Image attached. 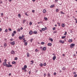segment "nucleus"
<instances>
[{
	"mask_svg": "<svg viewBox=\"0 0 77 77\" xmlns=\"http://www.w3.org/2000/svg\"><path fill=\"white\" fill-rule=\"evenodd\" d=\"M29 34L30 35H32L33 34V31H32V30L30 31L29 32Z\"/></svg>",
	"mask_w": 77,
	"mask_h": 77,
	"instance_id": "f257e3e1",
	"label": "nucleus"
},
{
	"mask_svg": "<svg viewBox=\"0 0 77 77\" xmlns=\"http://www.w3.org/2000/svg\"><path fill=\"white\" fill-rule=\"evenodd\" d=\"M11 44L12 45H15V41L11 42Z\"/></svg>",
	"mask_w": 77,
	"mask_h": 77,
	"instance_id": "f03ea898",
	"label": "nucleus"
},
{
	"mask_svg": "<svg viewBox=\"0 0 77 77\" xmlns=\"http://www.w3.org/2000/svg\"><path fill=\"white\" fill-rule=\"evenodd\" d=\"M7 65L8 64H7V63L6 62H4L3 63V66H6V67H7Z\"/></svg>",
	"mask_w": 77,
	"mask_h": 77,
	"instance_id": "7ed1b4c3",
	"label": "nucleus"
},
{
	"mask_svg": "<svg viewBox=\"0 0 77 77\" xmlns=\"http://www.w3.org/2000/svg\"><path fill=\"white\" fill-rule=\"evenodd\" d=\"M11 53L12 54H15V51H14L12 50V51H11Z\"/></svg>",
	"mask_w": 77,
	"mask_h": 77,
	"instance_id": "20e7f679",
	"label": "nucleus"
},
{
	"mask_svg": "<svg viewBox=\"0 0 77 77\" xmlns=\"http://www.w3.org/2000/svg\"><path fill=\"white\" fill-rule=\"evenodd\" d=\"M11 66H12L11 64H9V65L8 64H7V67H8V68H9V67H11Z\"/></svg>",
	"mask_w": 77,
	"mask_h": 77,
	"instance_id": "39448f33",
	"label": "nucleus"
},
{
	"mask_svg": "<svg viewBox=\"0 0 77 77\" xmlns=\"http://www.w3.org/2000/svg\"><path fill=\"white\" fill-rule=\"evenodd\" d=\"M61 26L63 27H65V24L64 23H63L61 25Z\"/></svg>",
	"mask_w": 77,
	"mask_h": 77,
	"instance_id": "423d86ee",
	"label": "nucleus"
},
{
	"mask_svg": "<svg viewBox=\"0 0 77 77\" xmlns=\"http://www.w3.org/2000/svg\"><path fill=\"white\" fill-rule=\"evenodd\" d=\"M75 45V44H72L70 45L71 47H74Z\"/></svg>",
	"mask_w": 77,
	"mask_h": 77,
	"instance_id": "0eeeda50",
	"label": "nucleus"
},
{
	"mask_svg": "<svg viewBox=\"0 0 77 77\" xmlns=\"http://www.w3.org/2000/svg\"><path fill=\"white\" fill-rule=\"evenodd\" d=\"M69 42H72V39H69L68 40Z\"/></svg>",
	"mask_w": 77,
	"mask_h": 77,
	"instance_id": "6e6552de",
	"label": "nucleus"
},
{
	"mask_svg": "<svg viewBox=\"0 0 77 77\" xmlns=\"http://www.w3.org/2000/svg\"><path fill=\"white\" fill-rule=\"evenodd\" d=\"M48 46H51V45H52V44L51 43H48Z\"/></svg>",
	"mask_w": 77,
	"mask_h": 77,
	"instance_id": "1a4fd4ad",
	"label": "nucleus"
},
{
	"mask_svg": "<svg viewBox=\"0 0 77 77\" xmlns=\"http://www.w3.org/2000/svg\"><path fill=\"white\" fill-rule=\"evenodd\" d=\"M33 33L34 34H37V33H38V32H37V31H34Z\"/></svg>",
	"mask_w": 77,
	"mask_h": 77,
	"instance_id": "9d476101",
	"label": "nucleus"
},
{
	"mask_svg": "<svg viewBox=\"0 0 77 77\" xmlns=\"http://www.w3.org/2000/svg\"><path fill=\"white\" fill-rule=\"evenodd\" d=\"M42 50L44 51L46 50V47H44L43 48Z\"/></svg>",
	"mask_w": 77,
	"mask_h": 77,
	"instance_id": "9b49d317",
	"label": "nucleus"
},
{
	"mask_svg": "<svg viewBox=\"0 0 77 77\" xmlns=\"http://www.w3.org/2000/svg\"><path fill=\"white\" fill-rule=\"evenodd\" d=\"M4 47L5 48H6V47H7V44H6V43H5L4 45Z\"/></svg>",
	"mask_w": 77,
	"mask_h": 77,
	"instance_id": "f8f14e48",
	"label": "nucleus"
},
{
	"mask_svg": "<svg viewBox=\"0 0 77 77\" xmlns=\"http://www.w3.org/2000/svg\"><path fill=\"white\" fill-rule=\"evenodd\" d=\"M56 56H54L53 57V59L54 60L55 59H56Z\"/></svg>",
	"mask_w": 77,
	"mask_h": 77,
	"instance_id": "ddd939ff",
	"label": "nucleus"
},
{
	"mask_svg": "<svg viewBox=\"0 0 77 77\" xmlns=\"http://www.w3.org/2000/svg\"><path fill=\"white\" fill-rule=\"evenodd\" d=\"M62 69H63V71H65V70L66 69V68H65V67H63L62 68Z\"/></svg>",
	"mask_w": 77,
	"mask_h": 77,
	"instance_id": "4468645a",
	"label": "nucleus"
},
{
	"mask_svg": "<svg viewBox=\"0 0 77 77\" xmlns=\"http://www.w3.org/2000/svg\"><path fill=\"white\" fill-rule=\"evenodd\" d=\"M43 65V64H42V63H40V64H39V66H42Z\"/></svg>",
	"mask_w": 77,
	"mask_h": 77,
	"instance_id": "2eb2a0df",
	"label": "nucleus"
},
{
	"mask_svg": "<svg viewBox=\"0 0 77 77\" xmlns=\"http://www.w3.org/2000/svg\"><path fill=\"white\" fill-rule=\"evenodd\" d=\"M26 20H23V24H24L26 23Z\"/></svg>",
	"mask_w": 77,
	"mask_h": 77,
	"instance_id": "dca6fc26",
	"label": "nucleus"
},
{
	"mask_svg": "<svg viewBox=\"0 0 77 77\" xmlns=\"http://www.w3.org/2000/svg\"><path fill=\"white\" fill-rule=\"evenodd\" d=\"M50 73H49V72L48 73V77H50Z\"/></svg>",
	"mask_w": 77,
	"mask_h": 77,
	"instance_id": "f3484780",
	"label": "nucleus"
},
{
	"mask_svg": "<svg viewBox=\"0 0 77 77\" xmlns=\"http://www.w3.org/2000/svg\"><path fill=\"white\" fill-rule=\"evenodd\" d=\"M43 13H46V10L44 9V10H43Z\"/></svg>",
	"mask_w": 77,
	"mask_h": 77,
	"instance_id": "a211bd4d",
	"label": "nucleus"
},
{
	"mask_svg": "<svg viewBox=\"0 0 77 77\" xmlns=\"http://www.w3.org/2000/svg\"><path fill=\"white\" fill-rule=\"evenodd\" d=\"M26 55H27V56L28 57H29V53H27V54H26Z\"/></svg>",
	"mask_w": 77,
	"mask_h": 77,
	"instance_id": "6ab92c4d",
	"label": "nucleus"
},
{
	"mask_svg": "<svg viewBox=\"0 0 77 77\" xmlns=\"http://www.w3.org/2000/svg\"><path fill=\"white\" fill-rule=\"evenodd\" d=\"M44 20H46V21H47V20H48V19L46 17H45L44 18Z\"/></svg>",
	"mask_w": 77,
	"mask_h": 77,
	"instance_id": "aec40b11",
	"label": "nucleus"
},
{
	"mask_svg": "<svg viewBox=\"0 0 77 77\" xmlns=\"http://www.w3.org/2000/svg\"><path fill=\"white\" fill-rule=\"evenodd\" d=\"M12 63L13 64H16V62H15V61H13L12 62Z\"/></svg>",
	"mask_w": 77,
	"mask_h": 77,
	"instance_id": "412c9836",
	"label": "nucleus"
},
{
	"mask_svg": "<svg viewBox=\"0 0 77 77\" xmlns=\"http://www.w3.org/2000/svg\"><path fill=\"white\" fill-rule=\"evenodd\" d=\"M65 38H66V36H63L61 37L62 39H64Z\"/></svg>",
	"mask_w": 77,
	"mask_h": 77,
	"instance_id": "4be33fe9",
	"label": "nucleus"
},
{
	"mask_svg": "<svg viewBox=\"0 0 77 77\" xmlns=\"http://www.w3.org/2000/svg\"><path fill=\"white\" fill-rule=\"evenodd\" d=\"M24 68L25 69H26V68H27V65H25L24 66Z\"/></svg>",
	"mask_w": 77,
	"mask_h": 77,
	"instance_id": "5701e85b",
	"label": "nucleus"
},
{
	"mask_svg": "<svg viewBox=\"0 0 77 77\" xmlns=\"http://www.w3.org/2000/svg\"><path fill=\"white\" fill-rule=\"evenodd\" d=\"M43 65L44 66H46V65H47V64H46V63H44Z\"/></svg>",
	"mask_w": 77,
	"mask_h": 77,
	"instance_id": "b1692460",
	"label": "nucleus"
},
{
	"mask_svg": "<svg viewBox=\"0 0 77 77\" xmlns=\"http://www.w3.org/2000/svg\"><path fill=\"white\" fill-rule=\"evenodd\" d=\"M33 41V38H31L30 40V42H32V41Z\"/></svg>",
	"mask_w": 77,
	"mask_h": 77,
	"instance_id": "393cba45",
	"label": "nucleus"
},
{
	"mask_svg": "<svg viewBox=\"0 0 77 77\" xmlns=\"http://www.w3.org/2000/svg\"><path fill=\"white\" fill-rule=\"evenodd\" d=\"M56 12H59V9H56Z\"/></svg>",
	"mask_w": 77,
	"mask_h": 77,
	"instance_id": "a878e982",
	"label": "nucleus"
},
{
	"mask_svg": "<svg viewBox=\"0 0 77 77\" xmlns=\"http://www.w3.org/2000/svg\"><path fill=\"white\" fill-rule=\"evenodd\" d=\"M54 5H52L51 6H50V8H53V7H54Z\"/></svg>",
	"mask_w": 77,
	"mask_h": 77,
	"instance_id": "bb28decb",
	"label": "nucleus"
},
{
	"mask_svg": "<svg viewBox=\"0 0 77 77\" xmlns=\"http://www.w3.org/2000/svg\"><path fill=\"white\" fill-rule=\"evenodd\" d=\"M13 33L14 34H16V33H17V32H16V31H13Z\"/></svg>",
	"mask_w": 77,
	"mask_h": 77,
	"instance_id": "cd10ccee",
	"label": "nucleus"
},
{
	"mask_svg": "<svg viewBox=\"0 0 77 77\" xmlns=\"http://www.w3.org/2000/svg\"><path fill=\"white\" fill-rule=\"evenodd\" d=\"M4 61V62H5V63H6V62H7V60L5 59Z\"/></svg>",
	"mask_w": 77,
	"mask_h": 77,
	"instance_id": "c85d7f7f",
	"label": "nucleus"
},
{
	"mask_svg": "<svg viewBox=\"0 0 77 77\" xmlns=\"http://www.w3.org/2000/svg\"><path fill=\"white\" fill-rule=\"evenodd\" d=\"M19 38L21 40L23 39V38H22V37L20 36L19 37Z\"/></svg>",
	"mask_w": 77,
	"mask_h": 77,
	"instance_id": "c756f323",
	"label": "nucleus"
},
{
	"mask_svg": "<svg viewBox=\"0 0 77 77\" xmlns=\"http://www.w3.org/2000/svg\"><path fill=\"white\" fill-rule=\"evenodd\" d=\"M20 30H21V29L20 28H18L17 29V31L19 32H20Z\"/></svg>",
	"mask_w": 77,
	"mask_h": 77,
	"instance_id": "7c9ffc66",
	"label": "nucleus"
},
{
	"mask_svg": "<svg viewBox=\"0 0 77 77\" xmlns=\"http://www.w3.org/2000/svg\"><path fill=\"white\" fill-rule=\"evenodd\" d=\"M42 31H45V29L44 28H42Z\"/></svg>",
	"mask_w": 77,
	"mask_h": 77,
	"instance_id": "2f4dec72",
	"label": "nucleus"
},
{
	"mask_svg": "<svg viewBox=\"0 0 77 77\" xmlns=\"http://www.w3.org/2000/svg\"><path fill=\"white\" fill-rule=\"evenodd\" d=\"M45 44V43L43 42H42L41 43V44H42V45H44Z\"/></svg>",
	"mask_w": 77,
	"mask_h": 77,
	"instance_id": "473e14b6",
	"label": "nucleus"
},
{
	"mask_svg": "<svg viewBox=\"0 0 77 77\" xmlns=\"http://www.w3.org/2000/svg\"><path fill=\"white\" fill-rule=\"evenodd\" d=\"M29 24L30 26H31L32 24V22H30V23H29Z\"/></svg>",
	"mask_w": 77,
	"mask_h": 77,
	"instance_id": "72a5a7b5",
	"label": "nucleus"
},
{
	"mask_svg": "<svg viewBox=\"0 0 77 77\" xmlns=\"http://www.w3.org/2000/svg\"><path fill=\"white\" fill-rule=\"evenodd\" d=\"M12 36H14V35H15V34H14V33H12Z\"/></svg>",
	"mask_w": 77,
	"mask_h": 77,
	"instance_id": "f704fd0d",
	"label": "nucleus"
},
{
	"mask_svg": "<svg viewBox=\"0 0 77 77\" xmlns=\"http://www.w3.org/2000/svg\"><path fill=\"white\" fill-rule=\"evenodd\" d=\"M25 15H26V16H29V14H27V13H26V12H25Z\"/></svg>",
	"mask_w": 77,
	"mask_h": 77,
	"instance_id": "c9c22d12",
	"label": "nucleus"
},
{
	"mask_svg": "<svg viewBox=\"0 0 77 77\" xmlns=\"http://www.w3.org/2000/svg\"><path fill=\"white\" fill-rule=\"evenodd\" d=\"M18 17L19 18H20L21 17V15L20 14H19L18 15Z\"/></svg>",
	"mask_w": 77,
	"mask_h": 77,
	"instance_id": "e433bc0d",
	"label": "nucleus"
},
{
	"mask_svg": "<svg viewBox=\"0 0 77 77\" xmlns=\"http://www.w3.org/2000/svg\"><path fill=\"white\" fill-rule=\"evenodd\" d=\"M35 51L36 52H38V49H36L35 50Z\"/></svg>",
	"mask_w": 77,
	"mask_h": 77,
	"instance_id": "4c0bfd02",
	"label": "nucleus"
},
{
	"mask_svg": "<svg viewBox=\"0 0 77 77\" xmlns=\"http://www.w3.org/2000/svg\"><path fill=\"white\" fill-rule=\"evenodd\" d=\"M24 44L25 45H27V42H25Z\"/></svg>",
	"mask_w": 77,
	"mask_h": 77,
	"instance_id": "58836bf2",
	"label": "nucleus"
},
{
	"mask_svg": "<svg viewBox=\"0 0 77 77\" xmlns=\"http://www.w3.org/2000/svg\"><path fill=\"white\" fill-rule=\"evenodd\" d=\"M31 62H32V63L33 64L34 63V61H33V60H31Z\"/></svg>",
	"mask_w": 77,
	"mask_h": 77,
	"instance_id": "ea45409f",
	"label": "nucleus"
},
{
	"mask_svg": "<svg viewBox=\"0 0 77 77\" xmlns=\"http://www.w3.org/2000/svg\"><path fill=\"white\" fill-rule=\"evenodd\" d=\"M57 33V31H54V32H53L54 33Z\"/></svg>",
	"mask_w": 77,
	"mask_h": 77,
	"instance_id": "a19ab883",
	"label": "nucleus"
},
{
	"mask_svg": "<svg viewBox=\"0 0 77 77\" xmlns=\"http://www.w3.org/2000/svg\"><path fill=\"white\" fill-rule=\"evenodd\" d=\"M52 30H56V28L55 27H54L53 29Z\"/></svg>",
	"mask_w": 77,
	"mask_h": 77,
	"instance_id": "79ce46f5",
	"label": "nucleus"
},
{
	"mask_svg": "<svg viewBox=\"0 0 77 77\" xmlns=\"http://www.w3.org/2000/svg\"><path fill=\"white\" fill-rule=\"evenodd\" d=\"M67 34V32H65V33L64 34V35H66Z\"/></svg>",
	"mask_w": 77,
	"mask_h": 77,
	"instance_id": "37998d69",
	"label": "nucleus"
},
{
	"mask_svg": "<svg viewBox=\"0 0 77 77\" xmlns=\"http://www.w3.org/2000/svg\"><path fill=\"white\" fill-rule=\"evenodd\" d=\"M60 13L61 14H65V13L62 11H61Z\"/></svg>",
	"mask_w": 77,
	"mask_h": 77,
	"instance_id": "c03bdc74",
	"label": "nucleus"
},
{
	"mask_svg": "<svg viewBox=\"0 0 77 77\" xmlns=\"http://www.w3.org/2000/svg\"><path fill=\"white\" fill-rule=\"evenodd\" d=\"M25 69L24 67H23L22 68V70H25V69Z\"/></svg>",
	"mask_w": 77,
	"mask_h": 77,
	"instance_id": "a18cd8bd",
	"label": "nucleus"
},
{
	"mask_svg": "<svg viewBox=\"0 0 77 77\" xmlns=\"http://www.w3.org/2000/svg\"><path fill=\"white\" fill-rule=\"evenodd\" d=\"M22 38H24V35H22Z\"/></svg>",
	"mask_w": 77,
	"mask_h": 77,
	"instance_id": "49530a36",
	"label": "nucleus"
},
{
	"mask_svg": "<svg viewBox=\"0 0 77 77\" xmlns=\"http://www.w3.org/2000/svg\"><path fill=\"white\" fill-rule=\"evenodd\" d=\"M58 2V0H55V3H57Z\"/></svg>",
	"mask_w": 77,
	"mask_h": 77,
	"instance_id": "de8ad7c7",
	"label": "nucleus"
},
{
	"mask_svg": "<svg viewBox=\"0 0 77 77\" xmlns=\"http://www.w3.org/2000/svg\"><path fill=\"white\" fill-rule=\"evenodd\" d=\"M39 32H41V33H42V30L41 29H40L39 30Z\"/></svg>",
	"mask_w": 77,
	"mask_h": 77,
	"instance_id": "09e8293b",
	"label": "nucleus"
},
{
	"mask_svg": "<svg viewBox=\"0 0 77 77\" xmlns=\"http://www.w3.org/2000/svg\"><path fill=\"white\" fill-rule=\"evenodd\" d=\"M5 32H8V29H6L5 30Z\"/></svg>",
	"mask_w": 77,
	"mask_h": 77,
	"instance_id": "8fccbe9b",
	"label": "nucleus"
},
{
	"mask_svg": "<svg viewBox=\"0 0 77 77\" xmlns=\"http://www.w3.org/2000/svg\"><path fill=\"white\" fill-rule=\"evenodd\" d=\"M47 27H45V30H47Z\"/></svg>",
	"mask_w": 77,
	"mask_h": 77,
	"instance_id": "3c124183",
	"label": "nucleus"
},
{
	"mask_svg": "<svg viewBox=\"0 0 77 77\" xmlns=\"http://www.w3.org/2000/svg\"><path fill=\"white\" fill-rule=\"evenodd\" d=\"M17 59H18V58L17 57H16L15 58L14 60H17Z\"/></svg>",
	"mask_w": 77,
	"mask_h": 77,
	"instance_id": "603ef678",
	"label": "nucleus"
},
{
	"mask_svg": "<svg viewBox=\"0 0 77 77\" xmlns=\"http://www.w3.org/2000/svg\"><path fill=\"white\" fill-rule=\"evenodd\" d=\"M50 41H53V40L52 38H50Z\"/></svg>",
	"mask_w": 77,
	"mask_h": 77,
	"instance_id": "864d4df0",
	"label": "nucleus"
},
{
	"mask_svg": "<svg viewBox=\"0 0 77 77\" xmlns=\"http://www.w3.org/2000/svg\"><path fill=\"white\" fill-rule=\"evenodd\" d=\"M59 42L60 43H62V41L61 40H60Z\"/></svg>",
	"mask_w": 77,
	"mask_h": 77,
	"instance_id": "5fc2aeb1",
	"label": "nucleus"
},
{
	"mask_svg": "<svg viewBox=\"0 0 77 77\" xmlns=\"http://www.w3.org/2000/svg\"><path fill=\"white\" fill-rule=\"evenodd\" d=\"M8 30H9V31H12V29H8Z\"/></svg>",
	"mask_w": 77,
	"mask_h": 77,
	"instance_id": "6e6d98bb",
	"label": "nucleus"
},
{
	"mask_svg": "<svg viewBox=\"0 0 77 77\" xmlns=\"http://www.w3.org/2000/svg\"><path fill=\"white\" fill-rule=\"evenodd\" d=\"M77 74H75L74 75V77H77Z\"/></svg>",
	"mask_w": 77,
	"mask_h": 77,
	"instance_id": "4d7b16f0",
	"label": "nucleus"
},
{
	"mask_svg": "<svg viewBox=\"0 0 77 77\" xmlns=\"http://www.w3.org/2000/svg\"><path fill=\"white\" fill-rule=\"evenodd\" d=\"M11 41H14V39H13V38H11Z\"/></svg>",
	"mask_w": 77,
	"mask_h": 77,
	"instance_id": "13d9d810",
	"label": "nucleus"
},
{
	"mask_svg": "<svg viewBox=\"0 0 77 77\" xmlns=\"http://www.w3.org/2000/svg\"><path fill=\"white\" fill-rule=\"evenodd\" d=\"M54 75H56V73L54 72Z\"/></svg>",
	"mask_w": 77,
	"mask_h": 77,
	"instance_id": "bf43d9fd",
	"label": "nucleus"
},
{
	"mask_svg": "<svg viewBox=\"0 0 77 77\" xmlns=\"http://www.w3.org/2000/svg\"><path fill=\"white\" fill-rule=\"evenodd\" d=\"M26 42V40H24L23 42H25H25Z\"/></svg>",
	"mask_w": 77,
	"mask_h": 77,
	"instance_id": "052dcab7",
	"label": "nucleus"
},
{
	"mask_svg": "<svg viewBox=\"0 0 77 77\" xmlns=\"http://www.w3.org/2000/svg\"><path fill=\"white\" fill-rule=\"evenodd\" d=\"M62 44H64V43H65L64 41H62Z\"/></svg>",
	"mask_w": 77,
	"mask_h": 77,
	"instance_id": "680f3d73",
	"label": "nucleus"
},
{
	"mask_svg": "<svg viewBox=\"0 0 77 77\" xmlns=\"http://www.w3.org/2000/svg\"><path fill=\"white\" fill-rule=\"evenodd\" d=\"M20 29L21 30H23V28L22 27H21L20 28Z\"/></svg>",
	"mask_w": 77,
	"mask_h": 77,
	"instance_id": "e2e57ef3",
	"label": "nucleus"
},
{
	"mask_svg": "<svg viewBox=\"0 0 77 77\" xmlns=\"http://www.w3.org/2000/svg\"><path fill=\"white\" fill-rule=\"evenodd\" d=\"M29 75H30V73H31L30 71H29Z\"/></svg>",
	"mask_w": 77,
	"mask_h": 77,
	"instance_id": "0e129e2a",
	"label": "nucleus"
},
{
	"mask_svg": "<svg viewBox=\"0 0 77 77\" xmlns=\"http://www.w3.org/2000/svg\"><path fill=\"white\" fill-rule=\"evenodd\" d=\"M1 15H2V16H3V13H2L1 14Z\"/></svg>",
	"mask_w": 77,
	"mask_h": 77,
	"instance_id": "69168bd1",
	"label": "nucleus"
},
{
	"mask_svg": "<svg viewBox=\"0 0 77 77\" xmlns=\"http://www.w3.org/2000/svg\"><path fill=\"white\" fill-rule=\"evenodd\" d=\"M32 12H35V11L33 10H32Z\"/></svg>",
	"mask_w": 77,
	"mask_h": 77,
	"instance_id": "338daca9",
	"label": "nucleus"
},
{
	"mask_svg": "<svg viewBox=\"0 0 77 77\" xmlns=\"http://www.w3.org/2000/svg\"><path fill=\"white\" fill-rule=\"evenodd\" d=\"M0 4H2V3H3V2L2 1H1L0 2Z\"/></svg>",
	"mask_w": 77,
	"mask_h": 77,
	"instance_id": "774afa93",
	"label": "nucleus"
}]
</instances>
